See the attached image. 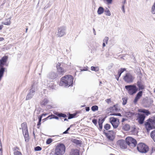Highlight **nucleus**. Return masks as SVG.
<instances>
[{
	"instance_id": "nucleus-1",
	"label": "nucleus",
	"mask_w": 155,
	"mask_h": 155,
	"mask_svg": "<svg viewBox=\"0 0 155 155\" xmlns=\"http://www.w3.org/2000/svg\"><path fill=\"white\" fill-rule=\"evenodd\" d=\"M73 78L69 75H66L61 78L59 85L64 86L65 87H69L73 84Z\"/></svg>"
},
{
	"instance_id": "nucleus-2",
	"label": "nucleus",
	"mask_w": 155,
	"mask_h": 155,
	"mask_svg": "<svg viewBox=\"0 0 155 155\" xmlns=\"http://www.w3.org/2000/svg\"><path fill=\"white\" fill-rule=\"evenodd\" d=\"M155 121L152 119H149L145 122L144 125L147 132L154 127Z\"/></svg>"
},
{
	"instance_id": "nucleus-3",
	"label": "nucleus",
	"mask_w": 155,
	"mask_h": 155,
	"mask_svg": "<svg viewBox=\"0 0 155 155\" xmlns=\"http://www.w3.org/2000/svg\"><path fill=\"white\" fill-rule=\"evenodd\" d=\"M65 147L62 143L58 145L55 150V155H63L65 152Z\"/></svg>"
},
{
	"instance_id": "nucleus-4",
	"label": "nucleus",
	"mask_w": 155,
	"mask_h": 155,
	"mask_svg": "<svg viewBox=\"0 0 155 155\" xmlns=\"http://www.w3.org/2000/svg\"><path fill=\"white\" fill-rule=\"evenodd\" d=\"M125 88L127 91L128 94L131 95L136 93L138 89L136 86L134 85H126Z\"/></svg>"
},
{
	"instance_id": "nucleus-5",
	"label": "nucleus",
	"mask_w": 155,
	"mask_h": 155,
	"mask_svg": "<svg viewBox=\"0 0 155 155\" xmlns=\"http://www.w3.org/2000/svg\"><path fill=\"white\" fill-rule=\"evenodd\" d=\"M137 149L141 153H146L149 150L148 147L143 143L139 144L137 145Z\"/></svg>"
},
{
	"instance_id": "nucleus-6",
	"label": "nucleus",
	"mask_w": 155,
	"mask_h": 155,
	"mask_svg": "<svg viewBox=\"0 0 155 155\" xmlns=\"http://www.w3.org/2000/svg\"><path fill=\"white\" fill-rule=\"evenodd\" d=\"M126 141L127 144L131 147H134L136 144V140L131 137L126 138Z\"/></svg>"
},
{
	"instance_id": "nucleus-7",
	"label": "nucleus",
	"mask_w": 155,
	"mask_h": 155,
	"mask_svg": "<svg viewBox=\"0 0 155 155\" xmlns=\"http://www.w3.org/2000/svg\"><path fill=\"white\" fill-rule=\"evenodd\" d=\"M109 120L114 128L116 129L118 127L119 124L118 119L114 117H111L109 118Z\"/></svg>"
},
{
	"instance_id": "nucleus-8",
	"label": "nucleus",
	"mask_w": 155,
	"mask_h": 155,
	"mask_svg": "<svg viewBox=\"0 0 155 155\" xmlns=\"http://www.w3.org/2000/svg\"><path fill=\"white\" fill-rule=\"evenodd\" d=\"M134 77L130 73H127L123 78L124 80L127 83H130L133 82Z\"/></svg>"
},
{
	"instance_id": "nucleus-9",
	"label": "nucleus",
	"mask_w": 155,
	"mask_h": 155,
	"mask_svg": "<svg viewBox=\"0 0 155 155\" xmlns=\"http://www.w3.org/2000/svg\"><path fill=\"white\" fill-rule=\"evenodd\" d=\"M21 127L25 141H26L28 137L27 125L25 123H23L21 124Z\"/></svg>"
},
{
	"instance_id": "nucleus-10",
	"label": "nucleus",
	"mask_w": 155,
	"mask_h": 155,
	"mask_svg": "<svg viewBox=\"0 0 155 155\" xmlns=\"http://www.w3.org/2000/svg\"><path fill=\"white\" fill-rule=\"evenodd\" d=\"M66 28L62 26L58 28L57 35L59 37H61L65 35V33Z\"/></svg>"
},
{
	"instance_id": "nucleus-11",
	"label": "nucleus",
	"mask_w": 155,
	"mask_h": 155,
	"mask_svg": "<svg viewBox=\"0 0 155 155\" xmlns=\"http://www.w3.org/2000/svg\"><path fill=\"white\" fill-rule=\"evenodd\" d=\"M117 144L119 145L121 148L122 149H125L127 148V144L126 141L121 140L117 141Z\"/></svg>"
},
{
	"instance_id": "nucleus-12",
	"label": "nucleus",
	"mask_w": 155,
	"mask_h": 155,
	"mask_svg": "<svg viewBox=\"0 0 155 155\" xmlns=\"http://www.w3.org/2000/svg\"><path fill=\"white\" fill-rule=\"evenodd\" d=\"M35 93V89L33 88L31 89L29 93L27 94L26 98V100H28L31 98Z\"/></svg>"
},
{
	"instance_id": "nucleus-13",
	"label": "nucleus",
	"mask_w": 155,
	"mask_h": 155,
	"mask_svg": "<svg viewBox=\"0 0 155 155\" xmlns=\"http://www.w3.org/2000/svg\"><path fill=\"white\" fill-rule=\"evenodd\" d=\"M138 122L140 124H143L145 119V116L144 114H138Z\"/></svg>"
},
{
	"instance_id": "nucleus-14",
	"label": "nucleus",
	"mask_w": 155,
	"mask_h": 155,
	"mask_svg": "<svg viewBox=\"0 0 155 155\" xmlns=\"http://www.w3.org/2000/svg\"><path fill=\"white\" fill-rule=\"evenodd\" d=\"M142 91H140L137 94L134 101V102L135 104H136L137 103L138 101L140 98L141 97H142Z\"/></svg>"
},
{
	"instance_id": "nucleus-15",
	"label": "nucleus",
	"mask_w": 155,
	"mask_h": 155,
	"mask_svg": "<svg viewBox=\"0 0 155 155\" xmlns=\"http://www.w3.org/2000/svg\"><path fill=\"white\" fill-rule=\"evenodd\" d=\"M7 59L8 57L4 56L0 60V67H3V65L6 62Z\"/></svg>"
},
{
	"instance_id": "nucleus-16",
	"label": "nucleus",
	"mask_w": 155,
	"mask_h": 155,
	"mask_svg": "<svg viewBox=\"0 0 155 155\" xmlns=\"http://www.w3.org/2000/svg\"><path fill=\"white\" fill-rule=\"evenodd\" d=\"M12 17L11 16L9 17L8 18H6L4 21L2 22V24L5 25H9L11 24V19Z\"/></svg>"
},
{
	"instance_id": "nucleus-17",
	"label": "nucleus",
	"mask_w": 155,
	"mask_h": 155,
	"mask_svg": "<svg viewBox=\"0 0 155 155\" xmlns=\"http://www.w3.org/2000/svg\"><path fill=\"white\" fill-rule=\"evenodd\" d=\"M110 133L107 134V138L110 140H112L114 139L113 135L115 134V133L113 130L109 131Z\"/></svg>"
},
{
	"instance_id": "nucleus-18",
	"label": "nucleus",
	"mask_w": 155,
	"mask_h": 155,
	"mask_svg": "<svg viewBox=\"0 0 155 155\" xmlns=\"http://www.w3.org/2000/svg\"><path fill=\"white\" fill-rule=\"evenodd\" d=\"M57 73L58 74L61 75H63V74L66 72V71L62 67H61L57 70Z\"/></svg>"
},
{
	"instance_id": "nucleus-19",
	"label": "nucleus",
	"mask_w": 155,
	"mask_h": 155,
	"mask_svg": "<svg viewBox=\"0 0 155 155\" xmlns=\"http://www.w3.org/2000/svg\"><path fill=\"white\" fill-rule=\"evenodd\" d=\"M58 77V75L55 72L51 73L49 75V78L51 79H54Z\"/></svg>"
},
{
	"instance_id": "nucleus-20",
	"label": "nucleus",
	"mask_w": 155,
	"mask_h": 155,
	"mask_svg": "<svg viewBox=\"0 0 155 155\" xmlns=\"http://www.w3.org/2000/svg\"><path fill=\"white\" fill-rule=\"evenodd\" d=\"M137 85L138 87L139 90L144 89V86L140 81H138L137 83Z\"/></svg>"
},
{
	"instance_id": "nucleus-21",
	"label": "nucleus",
	"mask_w": 155,
	"mask_h": 155,
	"mask_svg": "<svg viewBox=\"0 0 155 155\" xmlns=\"http://www.w3.org/2000/svg\"><path fill=\"white\" fill-rule=\"evenodd\" d=\"M138 111L140 112H142L146 114L147 115L150 114V113L147 110L144 109H139L138 110Z\"/></svg>"
},
{
	"instance_id": "nucleus-22",
	"label": "nucleus",
	"mask_w": 155,
	"mask_h": 155,
	"mask_svg": "<svg viewBox=\"0 0 155 155\" xmlns=\"http://www.w3.org/2000/svg\"><path fill=\"white\" fill-rule=\"evenodd\" d=\"M5 69V68L3 67H0V81H1L2 77L3 76Z\"/></svg>"
},
{
	"instance_id": "nucleus-23",
	"label": "nucleus",
	"mask_w": 155,
	"mask_h": 155,
	"mask_svg": "<svg viewBox=\"0 0 155 155\" xmlns=\"http://www.w3.org/2000/svg\"><path fill=\"white\" fill-rule=\"evenodd\" d=\"M70 153L71 155H79L78 151L77 150H72Z\"/></svg>"
},
{
	"instance_id": "nucleus-24",
	"label": "nucleus",
	"mask_w": 155,
	"mask_h": 155,
	"mask_svg": "<svg viewBox=\"0 0 155 155\" xmlns=\"http://www.w3.org/2000/svg\"><path fill=\"white\" fill-rule=\"evenodd\" d=\"M126 70V69L125 68H121L119 69L118 71V74L119 76V77H120L121 76V74L124 72V71Z\"/></svg>"
},
{
	"instance_id": "nucleus-25",
	"label": "nucleus",
	"mask_w": 155,
	"mask_h": 155,
	"mask_svg": "<svg viewBox=\"0 0 155 155\" xmlns=\"http://www.w3.org/2000/svg\"><path fill=\"white\" fill-rule=\"evenodd\" d=\"M130 128V125L128 124H125L123 127V129L126 131L129 130Z\"/></svg>"
},
{
	"instance_id": "nucleus-26",
	"label": "nucleus",
	"mask_w": 155,
	"mask_h": 155,
	"mask_svg": "<svg viewBox=\"0 0 155 155\" xmlns=\"http://www.w3.org/2000/svg\"><path fill=\"white\" fill-rule=\"evenodd\" d=\"M104 12V9L101 7H99L97 10V13L99 15L102 14Z\"/></svg>"
},
{
	"instance_id": "nucleus-27",
	"label": "nucleus",
	"mask_w": 155,
	"mask_h": 155,
	"mask_svg": "<svg viewBox=\"0 0 155 155\" xmlns=\"http://www.w3.org/2000/svg\"><path fill=\"white\" fill-rule=\"evenodd\" d=\"M150 136L153 141L155 142V130L151 132Z\"/></svg>"
},
{
	"instance_id": "nucleus-28",
	"label": "nucleus",
	"mask_w": 155,
	"mask_h": 155,
	"mask_svg": "<svg viewBox=\"0 0 155 155\" xmlns=\"http://www.w3.org/2000/svg\"><path fill=\"white\" fill-rule=\"evenodd\" d=\"M49 117H50V119H55L57 120H58L59 119V118L58 117L53 114L49 116L46 119Z\"/></svg>"
},
{
	"instance_id": "nucleus-29",
	"label": "nucleus",
	"mask_w": 155,
	"mask_h": 155,
	"mask_svg": "<svg viewBox=\"0 0 155 155\" xmlns=\"http://www.w3.org/2000/svg\"><path fill=\"white\" fill-rule=\"evenodd\" d=\"M54 114H56L60 117H67V116L66 114L62 113H54Z\"/></svg>"
},
{
	"instance_id": "nucleus-30",
	"label": "nucleus",
	"mask_w": 155,
	"mask_h": 155,
	"mask_svg": "<svg viewBox=\"0 0 155 155\" xmlns=\"http://www.w3.org/2000/svg\"><path fill=\"white\" fill-rule=\"evenodd\" d=\"M48 102V101L47 99L45 98L41 102V104L42 105H45Z\"/></svg>"
},
{
	"instance_id": "nucleus-31",
	"label": "nucleus",
	"mask_w": 155,
	"mask_h": 155,
	"mask_svg": "<svg viewBox=\"0 0 155 155\" xmlns=\"http://www.w3.org/2000/svg\"><path fill=\"white\" fill-rule=\"evenodd\" d=\"M91 70L94 71H97L99 70V68L97 67H95L94 66H92L91 67Z\"/></svg>"
},
{
	"instance_id": "nucleus-32",
	"label": "nucleus",
	"mask_w": 155,
	"mask_h": 155,
	"mask_svg": "<svg viewBox=\"0 0 155 155\" xmlns=\"http://www.w3.org/2000/svg\"><path fill=\"white\" fill-rule=\"evenodd\" d=\"M91 109L93 111L97 110H98V107L97 106H94L91 107Z\"/></svg>"
},
{
	"instance_id": "nucleus-33",
	"label": "nucleus",
	"mask_w": 155,
	"mask_h": 155,
	"mask_svg": "<svg viewBox=\"0 0 155 155\" xmlns=\"http://www.w3.org/2000/svg\"><path fill=\"white\" fill-rule=\"evenodd\" d=\"M105 12L106 13V15L107 16H110L111 15V13L109 10L107 8V9L105 11Z\"/></svg>"
},
{
	"instance_id": "nucleus-34",
	"label": "nucleus",
	"mask_w": 155,
	"mask_h": 155,
	"mask_svg": "<svg viewBox=\"0 0 155 155\" xmlns=\"http://www.w3.org/2000/svg\"><path fill=\"white\" fill-rule=\"evenodd\" d=\"M110 124H107L104 126V128L106 130H108L110 128Z\"/></svg>"
},
{
	"instance_id": "nucleus-35",
	"label": "nucleus",
	"mask_w": 155,
	"mask_h": 155,
	"mask_svg": "<svg viewBox=\"0 0 155 155\" xmlns=\"http://www.w3.org/2000/svg\"><path fill=\"white\" fill-rule=\"evenodd\" d=\"M109 38L107 37H105L103 40V41L104 43H105L107 44L108 41V40Z\"/></svg>"
},
{
	"instance_id": "nucleus-36",
	"label": "nucleus",
	"mask_w": 155,
	"mask_h": 155,
	"mask_svg": "<svg viewBox=\"0 0 155 155\" xmlns=\"http://www.w3.org/2000/svg\"><path fill=\"white\" fill-rule=\"evenodd\" d=\"M14 155H22L21 153L18 151H15L14 153Z\"/></svg>"
},
{
	"instance_id": "nucleus-37",
	"label": "nucleus",
	"mask_w": 155,
	"mask_h": 155,
	"mask_svg": "<svg viewBox=\"0 0 155 155\" xmlns=\"http://www.w3.org/2000/svg\"><path fill=\"white\" fill-rule=\"evenodd\" d=\"M152 12L153 14H155V3L152 7Z\"/></svg>"
},
{
	"instance_id": "nucleus-38",
	"label": "nucleus",
	"mask_w": 155,
	"mask_h": 155,
	"mask_svg": "<svg viewBox=\"0 0 155 155\" xmlns=\"http://www.w3.org/2000/svg\"><path fill=\"white\" fill-rule=\"evenodd\" d=\"M52 140L51 138L48 139L46 141V143L47 144H49L52 142Z\"/></svg>"
},
{
	"instance_id": "nucleus-39",
	"label": "nucleus",
	"mask_w": 155,
	"mask_h": 155,
	"mask_svg": "<svg viewBox=\"0 0 155 155\" xmlns=\"http://www.w3.org/2000/svg\"><path fill=\"white\" fill-rule=\"evenodd\" d=\"M122 99L123 100V104L124 105H125L127 103V99L126 98H123Z\"/></svg>"
},
{
	"instance_id": "nucleus-40",
	"label": "nucleus",
	"mask_w": 155,
	"mask_h": 155,
	"mask_svg": "<svg viewBox=\"0 0 155 155\" xmlns=\"http://www.w3.org/2000/svg\"><path fill=\"white\" fill-rule=\"evenodd\" d=\"M35 149L36 151H40L41 150V148L40 147L38 146L35 147Z\"/></svg>"
},
{
	"instance_id": "nucleus-41",
	"label": "nucleus",
	"mask_w": 155,
	"mask_h": 155,
	"mask_svg": "<svg viewBox=\"0 0 155 155\" xmlns=\"http://www.w3.org/2000/svg\"><path fill=\"white\" fill-rule=\"evenodd\" d=\"M2 155V148L1 141L0 140V155Z\"/></svg>"
},
{
	"instance_id": "nucleus-42",
	"label": "nucleus",
	"mask_w": 155,
	"mask_h": 155,
	"mask_svg": "<svg viewBox=\"0 0 155 155\" xmlns=\"http://www.w3.org/2000/svg\"><path fill=\"white\" fill-rule=\"evenodd\" d=\"M102 120L103 121V122L101 123L99 121L98 122L99 127L100 128V129H101L102 128V123L104 121V120Z\"/></svg>"
},
{
	"instance_id": "nucleus-43",
	"label": "nucleus",
	"mask_w": 155,
	"mask_h": 155,
	"mask_svg": "<svg viewBox=\"0 0 155 155\" xmlns=\"http://www.w3.org/2000/svg\"><path fill=\"white\" fill-rule=\"evenodd\" d=\"M75 116V114H70L69 115L68 118L69 119L72 118L74 117Z\"/></svg>"
},
{
	"instance_id": "nucleus-44",
	"label": "nucleus",
	"mask_w": 155,
	"mask_h": 155,
	"mask_svg": "<svg viewBox=\"0 0 155 155\" xmlns=\"http://www.w3.org/2000/svg\"><path fill=\"white\" fill-rule=\"evenodd\" d=\"M61 64L60 63L58 62L57 65H56V68L57 70L58 69V68H60L61 67Z\"/></svg>"
},
{
	"instance_id": "nucleus-45",
	"label": "nucleus",
	"mask_w": 155,
	"mask_h": 155,
	"mask_svg": "<svg viewBox=\"0 0 155 155\" xmlns=\"http://www.w3.org/2000/svg\"><path fill=\"white\" fill-rule=\"evenodd\" d=\"M110 115H116V116H121V114L120 113H113L112 114H110Z\"/></svg>"
},
{
	"instance_id": "nucleus-46",
	"label": "nucleus",
	"mask_w": 155,
	"mask_h": 155,
	"mask_svg": "<svg viewBox=\"0 0 155 155\" xmlns=\"http://www.w3.org/2000/svg\"><path fill=\"white\" fill-rule=\"evenodd\" d=\"M92 122L95 125H96L97 124V120L96 119H93L92 121Z\"/></svg>"
},
{
	"instance_id": "nucleus-47",
	"label": "nucleus",
	"mask_w": 155,
	"mask_h": 155,
	"mask_svg": "<svg viewBox=\"0 0 155 155\" xmlns=\"http://www.w3.org/2000/svg\"><path fill=\"white\" fill-rule=\"evenodd\" d=\"M108 4H110L111 3L112 0H106Z\"/></svg>"
},
{
	"instance_id": "nucleus-48",
	"label": "nucleus",
	"mask_w": 155,
	"mask_h": 155,
	"mask_svg": "<svg viewBox=\"0 0 155 155\" xmlns=\"http://www.w3.org/2000/svg\"><path fill=\"white\" fill-rule=\"evenodd\" d=\"M106 101L108 103H109L110 102V99H107L106 100Z\"/></svg>"
},
{
	"instance_id": "nucleus-49",
	"label": "nucleus",
	"mask_w": 155,
	"mask_h": 155,
	"mask_svg": "<svg viewBox=\"0 0 155 155\" xmlns=\"http://www.w3.org/2000/svg\"><path fill=\"white\" fill-rule=\"evenodd\" d=\"M122 10H123V12L124 13L125 12V9H124V5H123L122 6Z\"/></svg>"
},
{
	"instance_id": "nucleus-50",
	"label": "nucleus",
	"mask_w": 155,
	"mask_h": 155,
	"mask_svg": "<svg viewBox=\"0 0 155 155\" xmlns=\"http://www.w3.org/2000/svg\"><path fill=\"white\" fill-rule=\"evenodd\" d=\"M90 110V108L89 107H87L86 108V110L87 111H88Z\"/></svg>"
},
{
	"instance_id": "nucleus-51",
	"label": "nucleus",
	"mask_w": 155,
	"mask_h": 155,
	"mask_svg": "<svg viewBox=\"0 0 155 155\" xmlns=\"http://www.w3.org/2000/svg\"><path fill=\"white\" fill-rule=\"evenodd\" d=\"M42 116H41L39 118V121H41V118L42 117Z\"/></svg>"
},
{
	"instance_id": "nucleus-52",
	"label": "nucleus",
	"mask_w": 155,
	"mask_h": 155,
	"mask_svg": "<svg viewBox=\"0 0 155 155\" xmlns=\"http://www.w3.org/2000/svg\"><path fill=\"white\" fill-rule=\"evenodd\" d=\"M3 27V25H0V30H2V28Z\"/></svg>"
},
{
	"instance_id": "nucleus-53",
	"label": "nucleus",
	"mask_w": 155,
	"mask_h": 155,
	"mask_svg": "<svg viewBox=\"0 0 155 155\" xmlns=\"http://www.w3.org/2000/svg\"><path fill=\"white\" fill-rule=\"evenodd\" d=\"M4 40V38L2 37H0V41H2Z\"/></svg>"
},
{
	"instance_id": "nucleus-54",
	"label": "nucleus",
	"mask_w": 155,
	"mask_h": 155,
	"mask_svg": "<svg viewBox=\"0 0 155 155\" xmlns=\"http://www.w3.org/2000/svg\"><path fill=\"white\" fill-rule=\"evenodd\" d=\"M68 131H67V130H66L63 133V134H68Z\"/></svg>"
},
{
	"instance_id": "nucleus-55",
	"label": "nucleus",
	"mask_w": 155,
	"mask_h": 155,
	"mask_svg": "<svg viewBox=\"0 0 155 155\" xmlns=\"http://www.w3.org/2000/svg\"><path fill=\"white\" fill-rule=\"evenodd\" d=\"M113 109H115L116 111H117V109L116 108V107L115 106L113 107Z\"/></svg>"
},
{
	"instance_id": "nucleus-56",
	"label": "nucleus",
	"mask_w": 155,
	"mask_h": 155,
	"mask_svg": "<svg viewBox=\"0 0 155 155\" xmlns=\"http://www.w3.org/2000/svg\"><path fill=\"white\" fill-rule=\"evenodd\" d=\"M47 115V114H42L41 116L43 117V116H45Z\"/></svg>"
},
{
	"instance_id": "nucleus-57",
	"label": "nucleus",
	"mask_w": 155,
	"mask_h": 155,
	"mask_svg": "<svg viewBox=\"0 0 155 155\" xmlns=\"http://www.w3.org/2000/svg\"><path fill=\"white\" fill-rule=\"evenodd\" d=\"M93 30L94 33V35H96V31H95L94 29L93 28Z\"/></svg>"
},
{
	"instance_id": "nucleus-58",
	"label": "nucleus",
	"mask_w": 155,
	"mask_h": 155,
	"mask_svg": "<svg viewBox=\"0 0 155 155\" xmlns=\"http://www.w3.org/2000/svg\"><path fill=\"white\" fill-rule=\"evenodd\" d=\"M41 121H38V124H37L38 125H41Z\"/></svg>"
},
{
	"instance_id": "nucleus-59",
	"label": "nucleus",
	"mask_w": 155,
	"mask_h": 155,
	"mask_svg": "<svg viewBox=\"0 0 155 155\" xmlns=\"http://www.w3.org/2000/svg\"><path fill=\"white\" fill-rule=\"evenodd\" d=\"M105 43H104V42H103V47H104L106 45H105Z\"/></svg>"
},
{
	"instance_id": "nucleus-60",
	"label": "nucleus",
	"mask_w": 155,
	"mask_h": 155,
	"mask_svg": "<svg viewBox=\"0 0 155 155\" xmlns=\"http://www.w3.org/2000/svg\"><path fill=\"white\" fill-rule=\"evenodd\" d=\"M126 120L125 119L123 118L122 120V122H124L125 120Z\"/></svg>"
},
{
	"instance_id": "nucleus-61",
	"label": "nucleus",
	"mask_w": 155,
	"mask_h": 155,
	"mask_svg": "<svg viewBox=\"0 0 155 155\" xmlns=\"http://www.w3.org/2000/svg\"><path fill=\"white\" fill-rule=\"evenodd\" d=\"M119 76H118V77L117 78V77H116V78L117 79V81H118L119 80Z\"/></svg>"
},
{
	"instance_id": "nucleus-62",
	"label": "nucleus",
	"mask_w": 155,
	"mask_h": 155,
	"mask_svg": "<svg viewBox=\"0 0 155 155\" xmlns=\"http://www.w3.org/2000/svg\"><path fill=\"white\" fill-rule=\"evenodd\" d=\"M28 28H26V31H25V32L26 33H27V31H28Z\"/></svg>"
},
{
	"instance_id": "nucleus-63",
	"label": "nucleus",
	"mask_w": 155,
	"mask_h": 155,
	"mask_svg": "<svg viewBox=\"0 0 155 155\" xmlns=\"http://www.w3.org/2000/svg\"><path fill=\"white\" fill-rule=\"evenodd\" d=\"M126 3V0H125L124 2V4H125Z\"/></svg>"
},
{
	"instance_id": "nucleus-64",
	"label": "nucleus",
	"mask_w": 155,
	"mask_h": 155,
	"mask_svg": "<svg viewBox=\"0 0 155 155\" xmlns=\"http://www.w3.org/2000/svg\"><path fill=\"white\" fill-rule=\"evenodd\" d=\"M70 127H69L67 129V131H68L70 130Z\"/></svg>"
}]
</instances>
